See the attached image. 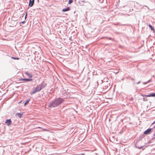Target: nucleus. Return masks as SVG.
<instances>
[{
	"instance_id": "obj_3",
	"label": "nucleus",
	"mask_w": 155,
	"mask_h": 155,
	"mask_svg": "<svg viewBox=\"0 0 155 155\" xmlns=\"http://www.w3.org/2000/svg\"><path fill=\"white\" fill-rule=\"evenodd\" d=\"M57 104H58V106L60 104L64 101V100L63 99L61 98H59L56 99L54 100Z\"/></svg>"
},
{
	"instance_id": "obj_4",
	"label": "nucleus",
	"mask_w": 155,
	"mask_h": 155,
	"mask_svg": "<svg viewBox=\"0 0 155 155\" xmlns=\"http://www.w3.org/2000/svg\"><path fill=\"white\" fill-rule=\"evenodd\" d=\"M140 95L141 96L143 97H155V93H151L150 94H149L148 95H144L143 94H140Z\"/></svg>"
},
{
	"instance_id": "obj_7",
	"label": "nucleus",
	"mask_w": 155,
	"mask_h": 155,
	"mask_svg": "<svg viewBox=\"0 0 155 155\" xmlns=\"http://www.w3.org/2000/svg\"><path fill=\"white\" fill-rule=\"evenodd\" d=\"M151 130V129H148L146 130L144 133V134H148L150 133Z\"/></svg>"
},
{
	"instance_id": "obj_6",
	"label": "nucleus",
	"mask_w": 155,
	"mask_h": 155,
	"mask_svg": "<svg viewBox=\"0 0 155 155\" xmlns=\"http://www.w3.org/2000/svg\"><path fill=\"white\" fill-rule=\"evenodd\" d=\"M5 123L8 126H9L12 124V121L11 119H8L6 120Z\"/></svg>"
},
{
	"instance_id": "obj_23",
	"label": "nucleus",
	"mask_w": 155,
	"mask_h": 155,
	"mask_svg": "<svg viewBox=\"0 0 155 155\" xmlns=\"http://www.w3.org/2000/svg\"><path fill=\"white\" fill-rule=\"evenodd\" d=\"M38 128H41V129L42 128L41 127H38Z\"/></svg>"
},
{
	"instance_id": "obj_16",
	"label": "nucleus",
	"mask_w": 155,
	"mask_h": 155,
	"mask_svg": "<svg viewBox=\"0 0 155 155\" xmlns=\"http://www.w3.org/2000/svg\"><path fill=\"white\" fill-rule=\"evenodd\" d=\"M73 2V0H69L68 4H70Z\"/></svg>"
},
{
	"instance_id": "obj_12",
	"label": "nucleus",
	"mask_w": 155,
	"mask_h": 155,
	"mask_svg": "<svg viewBox=\"0 0 155 155\" xmlns=\"http://www.w3.org/2000/svg\"><path fill=\"white\" fill-rule=\"evenodd\" d=\"M149 26L152 30L154 32L155 31V30L154 28L151 25H149Z\"/></svg>"
},
{
	"instance_id": "obj_17",
	"label": "nucleus",
	"mask_w": 155,
	"mask_h": 155,
	"mask_svg": "<svg viewBox=\"0 0 155 155\" xmlns=\"http://www.w3.org/2000/svg\"><path fill=\"white\" fill-rule=\"evenodd\" d=\"M144 147V146H141L140 147H137V148L139 149H141L142 148H143V147Z\"/></svg>"
},
{
	"instance_id": "obj_1",
	"label": "nucleus",
	"mask_w": 155,
	"mask_h": 155,
	"mask_svg": "<svg viewBox=\"0 0 155 155\" xmlns=\"http://www.w3.org/2000/svg\"><path fill=\"white\" fill-rule=\"evenodd\" d=\"M43 87H42V85L37 86L32 92H30L31 94L32 95L37 92L40 91Z\"/></svg>"
},
{
	"instance_id": "obj_26",
	"label": "nucleus",
	"mask_w": 155,
	"mask_h": 155,
	"mask_svg": "<svg viewBox=\"0 0 155 155\" xmlns=\"http://www.w3.org/2000/svg\"><path fill=\"white\" fill-rule=\"evenodd\" d=\"M30 1H32L31 0H30Z\"/></svg>"
},
{
	"instance_id": "obj_15",
	"label": "nucleus",
	"mask_w": 155,
	"mask_h": 155,
	"mask_svg": "<svg viewBox=\"0 0 155 155\" xmlns=\"http://www.w3.org/2000/svg\"><path fill=\"white\" fill-rule=\"evenodd\" d=\"M143 100L144 101H148V99L147 97H144Z\"/></svg>"
},
{
	"instance_id": "obj_5",
	"label": "nucleus",
	"mask_w": 155,
	"mask_h": 155,
	"mask_svg": "<svg viewBox=\"0 0 155 155\" xmlns=\"http://www.w3.org/2000/svg\"><path fill=\"white\" fill-rule=\"evenodd\" d=\"M32 80H33L31 78H21L20 79V81H23L25 82L30 81Z\"/></svg>"
},
{
	"instance_id": "obj_11",
	"label": "nucleus",
	"mask_w": 155,
	"mask_h": 155,
	"mask_svg": "<svg viewBox=\"0 0 155 155\" xmlns=\"http://www.w3.org/2000/svg\"><path fill=\"white\" fill-rule=\"evenodd\" d=\"M16 115L18 116L20 118H21L22 115V114L18 113L16 114Z\"/></svg>"
},
{
	"instance_id": "obj_2",
	"label": "nucleus",
	"mask_w": 155,
	"mask_h": 155,
	"mask_svg": "<svg viewBox=\"0 0 155 155\" xmlns=\"http://www.w3.org/2000/svg\"><path fill=\"white\" fill-rule=\"evenodd\" d=\"M58 106L56 102L54 100V101H51L48 105V107H55Z\"/></svg>"
},
{
	"instance_id": "obj_9",
	"label": "nucleus",
	"mask_w": 155,
	"mask_h": 155,
	"mask_svg": "<svg viewBox=\"0 0 155 155\" xmlns=\"http://www.w3.org/2000/svg\"><path fill=\"white\" fill-rule=\"evenodd\" d=\"M70 8L69 7H68L66 8L63 9L62 10V11L63 12H66V11H69L70 10Z\"/></svg>"
},
{
	"instance_id": "obj_8",
	"label": "nucleus",
	"mask_w": 155,
	"mask_h": 155,
	"mask_svg": "<svg viewBox=\"0 0 155 155\" xmlns=\"http://www.w3.org/2000/svg\"><path fill=\"white\" fill-rule=\"evenodd\" d=\"M25 74L29 78H31L32 77V75L30 73L25 72Z\"/></svg>"
},
{
	"instance_id": "obj_21",
	"label": "nucleus",
	"mask_w": 155,
	"mask_h": 155,
	"mask_svg": "<svg viewBox=\"0 0 155 155\" xmlns=\"http://www.w3.org/2000/svg\"><path fill=\"white\" fill-rule=\"evenodd\" d=\"M155 124V121L152 124Z\"/></svg>"
},
{
	"instance_id": "obj_14",
	"label": "nucleus",
	"mask_w": 155,
	"mask_h": 155,
	"mask_svg": "<svg viewBox=\"0 0 155 155\" xmlns=\"http://www.w3.org/2000/svg\"><path fill=\"white\" fill-rule=\"evenodd\" d=\"M11 58L15 60H19V58H15L14 57H12Z\"/></svg>"
},
{
	"instance_id": "obj_10",
	"label": "nucleus",
	"mask_w": 155,
	"mask_h": 155,
	"mask_svg": "<svg viewBox=\"0 0 155 155\" xmlns=\"http://www.w3.org/2000/svg\"><path fill=\"white\" fill-rule=\"evenodd\" d=\"M34 0H32V1H29V5L31 7L32 6L34 3Z\"/></svg>"
},
{
	"instance_id": "obj_22",
	"label": "nucleus",
	"mask_w": 155,
	"mask_h": 155,
	"mask_svg": "<svg viewBox=\"0 0 155 155\" xmlns=\"http://www.w3.org/2000/svg\"><path fill=\"white\" fill-rule=\"evenodd\" d=\"M25 22V21H22L21 22V23H24Z\"/></svg>"
},
{
	"instance_id": "obj_24",
	"label": "nucleus",
	"mask_w": 155,
	"mask_h": 155,
	"mask_svg": "<svg viewBox=\"0 0 155 155\" xmlns=\"http://www.w3.org/2000/svg\"><path fill=\"white\" fill-rule=\"evenodd\" d=\"M21 102V101H20V102H19V103H19V104Z\"/></svg>"
},
{
	"instance_id": "obj_25",
	"label": "nucleus",
	"mask_w": 155,
	"mask_h": 155,
	"mask_svg": "<svg viewBox=\"0 0 155 155\" xmlns=\"http://www.w3.org/2000/svg\"><path fill=\"white\" fill-rule=\"evenodd\" d=\"M153 135L155 136V133H154V134H153Z\"/></svg>"
},
{
	"instance_id": "obj_18",
	"label": "nucleus",
	"mask_w": 155,
	"mask_h": 155,
	"mask_svg": "<svg viewBox=\"0 0 155 155\" xmlns=\"http://www.w3.org/2000/svg\"><path fill=\"white\" fill-rule=\"evenodd\" d=\"M43 130L44 131H49V130H47V129H43Z\"/></svg>"
},
{
	"instance_id": "obj_19",
	"label": "nucleus",
	"mask_w": 155,
	"mask_h": 155,
	"mask_svg": "<svg viewBox=\"0 0 155 155\" xmlns=\"http://www.w3.org/2000/svg\"><path fill=\"white\" fill-rule=\"evenodd\" d=\"M27 12L26 13L25 15V19L27 17Z\"/></svg>"
},
{
	"instance_id": "obj_20",
	"label": "nucleus",
	"mask_w": 155,
	"mask_h": 155,
	"mask_svg": "<svg viewBox=\"0 0 155 155\" xmlns=\"http://www.w3.org/2000/svg\"><path fill=\"white\" fill-rule=\"evenodd\" d=\"M130 101H133V98H131L130 99Z\"/></svg>"
},
{
	"instance_id": "obj_13",
	"label": "nucleus",
	"mask_w": 155,
	"mask_h": 155,
	"mask_svg": "<svg viewBox=\"0 0 155 155\" xmlns=\"http://www.w3.org/2000/svg\"><path fill=\"white\" fill-rule=\"evenodd\" d=\"M30 99H29L28 100H27L26 101V102L24 104V105L25 106L26 104H27L29 102V101H30Z\"/></svg>"
}]
</instances>
